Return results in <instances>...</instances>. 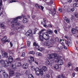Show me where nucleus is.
Here are the masks:
<instances>
[{"label":"nucleus","mask_w":78,"mask_h":78,"mask_svg":"<svg viewBox=\"0 0 78 78\" xmlns=\"http://www.w3.org/2000/svg\"><path fill=\"white\" fill-rule=\"evenodd\" d=\"M44 31H45V29H42L40 31H39L38 34L40 35L39 36V39H40V41H44V37L43 36V34H42V35L41 34L42 32Z\"/></svg>","instance_id":"obj_1"},{"label":"nucleus","mask_w":78,"mask_h":78,"mask_svg":"<svg viewBox=\"0 0 78 78\" xmlns=\"http://www.w3.org/2000/svg\"><path fill=\"white\" fill-rule=\"evenodd\" d=\"M0 64L3 66H8L9 64V62L7 60L4 61L2 60H0Z\"/></svg>","instance_id":"obj_2"},{"label":"nucleus","mask_w":78,"mask_h":78,"mask_svg":"<svg viewBox=\"0 0 78 78\" xmlns=\"http://www.w3.org/2000/svg\"><path fill=\"white\" fill-rule=\"evenodd\" d=\"M35 73L37 76H39V75H43L44 74V72H43V70L42 69H40V70L37 71H36Z\"/></svg>","instance_id":"obj_3"},{"label":"nucleus","mask_w":78,"mask_h":78,"mask_svg":"<svg viewBox=\"0 0 78 78\" xmlns=\"http://www.w3.org/2000/svg\"><path fill=\"white\" fill-rule=\"evenodd\" d=\"M35 5L36 8L38 9H41L42 11H44V7L43 6L39 5V4H36Z\"/></svg>","instance_id":"obj_4"},{"label":"nucleus","mask_w":78,"mask_h":78,"mask_svg":"<svg viewBox=\"0 0 78 78\" xmlns=\"http://www.w3.org/2000/svg\"><path fill=\"white\" fill-rule=\"evenodd\" d=\"M43 35L44 37V39L46 40H48L50 39V36L48 35V34L47 33L43 34Z\"/></svg>","instance_id":"obj_5"},{"label":"nucleus","mask_w":78,"mask_h":78,"mask_svg":"<svg viewBox=\"0 0 78 78\" xmlns=\"http://www.w3.org/2000/svg\"><path fill=\"white\" fill-rule=\"evenodd\" d=\"M54 58L56 59V60H55V62H58H58H59V59H58V58H59V55L58 54L56 53H54L53 55Z\"/></svg>","instance_id":"obj_6"},{"label":"nucleus","mask_w":78,"mask_h":78,"mask_svg":"<svg viewBox=\"0 0 78 78\" xmlns=\"http://www.w3.org/2000/svg\"><path fill=\"white\" fill-rule=\"evenodd\" d=\"M49 14H52V16L53 17L55 16V14H56V9L55 8L54 9L53 12L51 11V9H50L49 10Z\"/></svg>","instance_id":"obj_7"},{"label":"nucleus","mask_w":78,"mask_h":78,"mask_svg":"<svg viewBox=\"0 0 78 78\" xmlns=\"http://www.w3.org/2000/svg\"><path fill=\"white\" fill-rule=\"evenodd\" d=\"M17 22H18V20H16L15 18H13L12 20L11 21V24L14 23V24H15V25H17L16 23H17Z\"/></svg>","instance_id":"obj_8"},{"label":"nucleus","mask_w":78,"mask_h":78,"mask_svg":"<svg viewBox=\"0 0 78 78\" xmlns=\"http://www.w3.org/2000/svg\"><path fill=\"white\" fill-rule=\"evenodd\" d=\"M65 44L67 47H69L70 44H71V40L69 39L68 40L65 41Z\"/></svg>","instance_id":"obj_9"},{"label":"nucleus","mask_w":78,"mask_h":78,"mask_svg":"<svg viewBox=\"0 0 78 78\" xmlns=\"http://www.w3.org/2000/svg\"><path fill=\"white\" fill-rule=\"evenodd\" d=\"M28 64L27 63H25L23 64V69H28Z\"/></svg>","instance_id":"obj_10"},{"label":"nucleus","mask_w":78,"mask_h":78,"mask_svg":"<svg viewBox=\"0 0 78 78\" xmlns=\"http://www.w3.org/2000/svg\"><path fill=\"white\" fill-rule=\"evenodd\" d=\"M33 46L34 47H35V48H37V49L39 48V44L38 43H36V42H34Z\"/></svg>","instance_id":"obj_11"},{"label":"nucleus","mask_w":78,"mask_h":78,"mask_svg":"<svg viewBox=\"0 0 78 78\" xmlns=\"http://www.w3.org/2000/svg\"><path fill=\"white\" fill-rule=\"evenodd\" d=\"M9 75L10 76H14V72L11 70H9Z\"/></svg>","instance_id":"obj_12"},{"label":"nucleus","mask_w":78,"mask_h":78,"mask_svg":"<svg viewBox=\"0 0 78 78\" xmlns=\"http://www.w3.org/2000/svg\"><path fill=\"white\" fill-rule=\"evenodd\" d=\"M28 20L27 18H24L22 21V22L23 23H28Z\"/></svg>","instance_id":"obj_13"},{"label":"nucleus","mask_w":78,"mask_h":78,"mask_svg":"<svg viewBox=\"0 0 78 78\" xmlns=\"http://www.w3.org/2000/svg\"><path fill=\"white\" fill-rule=\"evenodd\" d=\"M8 61L10 63L12 62L13 61V58L11 56L9 57L8 59Z\"/></svg>","instance_id":"obj_14"},{"label":"nucleus","mask_w":78,"mask_h":78,"mask_svg":"<svg viewBox=\"0 0 78 78\" xmlns=\"http://www.w3.org/2000/svg\"><path fill=\"white\" fill-rule=\"evenodd\" d=\"M63 49V47H62V46H60L59 48H57V51L58 52H61V51H62Z\"/></svg>","instance_id":"obj_15"},{"label":"nucleus","mask_w":78,"mask_h":78,"mask_svg":"<svg viewBox=\"0 0 78 78\" xmlns=\"http://www.w3.org/2000/svg\"><path fill=\"white\" fill-rule=\"evenodd\" d=\"M45 63L47 66H49L50 67L52 66V65L50 64V62L48 60H47L45 62Z\"/></svg>","instance_id":"obj_16"},{"label":"nucleus","mask_w":78,"mask_h":78,"mask_svg":"<svg viewBox=\"0 0 78 78\" xmlns=\"http://www.w3.org/2000/svg\"><path fill=\"white\" fill-rule=\"evenodd\" d=\"M3 75L4 76L5 78H7L8 77V74H7V73H5V72H3Z\"/></svg>","instance_id":"obj_17"},{"label":"nucleus","mask_w":78,"mask_h":78,"mask_svg":"<svg viewBox=\"0 0 78 78\" xmlns=\"http://www.w3.org/2000/svg\"><path fill=\"white\" fill-rule=\"evenodd\" d=\"M20 75V73H16L15 74L16 78H19Z\"/></svg>","instance_id":"obj_18"},{"label":"nucleus","mask_w":78,"mask_h":78,"mask_svg":"<svg viewBox=\"0 0 78 78\" xmlns=\"http://www.w3.org/2000/svg\"><path fill=\"white\" fill-rule=\"evenodd\" d=\"M63 64V61L62 60L60 59V60H59L58 63V64L59 66H61V65H62Z\"/></svg>","instance_id":"obj_19"},{"label":"nucleus","mask_w":78,"mask_h":78,"mask_svg":"<svg viewBox=\"0 0 78 78\" xmlns=\"http://www.w3.org/2000/svg\"><path fill=\"white\" fill-rule=\"evenodd\" d=\"M12 69L13 70H16V69H17V68H16V65H12Z\"/></svg>","instance_id":"obj_20"},{"label":"nucleus","mask_w":78,"mask_h":78,"mask_svg":"<svg viewBox=\"0 0 78 78\" xmlns=\"http://www.w3.org/2000/svg\"><path fill=\"white\" fill-rule=\"evenodd\" d=\"M3 56H4V58H8V55L7 53L6 52H5L3 54Z\"/></svg>","instance_id":"obj_21"},{"label":"nucleus","mask_w":78,"mask_h":78,"mask_svg":"<svg viewBox=\"0 0 78 78\" xmlns=\"http://www.w3.org/2000/svg\"><path fill=\"white\" fill-rule=\"evenodd\" d=\"M72 32L73 34H76V29H72Z\"/></svg>","instance_id":"obj_22"},{"label":"nucleus","mask_w":78,"mask_h":78,"mask_svg":"<svg viewBox=\"0 0 78 78\" xmlns=\"http://www.w3.org/2000/svg\"><path fill=\"white\" fill-rule=\"evenodd\" d=\"M54 69H58L59 68V66L58 65H55L54 66Z\"/></svg>","instance_id":"obj_23"},{"label":"nucleus","mask_w":78,"mask_h":78,"mask_svg":"<svg viewBox=\"0 0 78 78\" xmlns=\"http://www.w3.org/2000/svg\"><path fill=\"white\" fill-rule=\"evenodd\" d=\"M57 78H64V76L63 74H62L61 75H59L58 76Z\"/></svg>","instance_id":"obj_24"},{"label":"nucleus","mask_w":78,"mask_h":78,"mask_svg":"<svg viewBox=\"0 0 78 78\" xmlns=\"http://www.w3.org/2000/svg\"><path fill=\"white\" fill-rule=\"evenodd\" d=\"M36 55L37 56H41L42 53L40 52H37Z\"/></svg>","instance_id":"obj_25"},{"label":"nucleus","mask_w":78,"mask_h":78,"mask_svg":"<svg viewBox=\"0 0 78 78\" xmlns=\"http://www.w3.org/2000/svg\"><path fill=\"white\" fill-rule=\"evenodd\" d=\"M22 18V16H20L16 17L15 19H16L17 20H18V19H21Z\"/></svg>","instance_id":"obj_26"},{"label":"nucleus","mask_w":78,"mask_h":78,"mask_svg":"<svg viewBox=\"0 0 78 78\" xmlns=\"http://www.w3.org/2000/svg\"><path fill=\"white\" fill-rule=\"evenodd\" d=\"M28 78H34L33 75L31 74H29L28 76Z\"/></svg>","instance_id":"obj_27"},{"label":"nucleus","mask_w":78,"mask_h":78,"mask_svg":"<svg viewBox=\"0 0 78 78\" xmlns=\"http://www.w3.org/2000/svg\"><path fill=\"white\" fill-rule=\"evenodd\" d=\"M42 69V70H44V71H45L47 70V67L45 66H43Z\"/></svg>","instance_id":"obj_28"},{"label":"nucleus","mask_w":78,"mask_h":78,"mask_svg":"<svg viewBox=\"0 0 78 78\" xmlns=\"http://www.w3.org/2000/svg\"><path fill=\"white\" fill-rule=\"evenodd\" d=\"M6 39H7V37L6 36H4L2 39V41H5Z\"/></svg>","instance_id":"obj_29"},{"label":"nucleus","mask_w":78,"mask_h":78,"mask_svg":"<svg viewBox=\"0 0 78 78\" xmlns=\"http://www.w3.org/2000/svg\"><path fill=\"white\" fill-rule=\"evenodd\" d=\"M29 54H31V55H34L35 54V52L33 51H30L29 52Z\"/></svg>","instance_id":"obj_30"},{"label":"nucleus","mask_w":78,"mask_h":78,"mask_svg":"<svg viewBox=\"0 0 78 78\" xmlns=\"http://www.w3.org/2000/svg\"><path fill=\"white\" fill-rule=\"evenodd\" d=\"M30 61H32L33 62H34V57H33L30 56Z\"/></svg>","instance_id":"obj_31"},{"label":"nucleus","mask_w":78,"mask_h":78,"mask_svg":"<svg viewBox=\"0 0 78 78\" xmlns=\"http://www.w3.org/2000/svg\"><path fill=\"white\" fill-rule=\"evenodd\" d=\"M49 55V56L48 57V58L49 59H51L53 58L52 57V55Z\"/></svg>","instance_id":"obj_32"},{"label":"nucleus","mask_w":78,"mask_h":78,"mask_svg":"<svg viewBox=\"0 0 78 78\" xmlns=\"http://www.w3.org/2000/svg\"><path fill=\"white\" fill-rule=\"evenodd\" d=\"M17 66L18 67L22 66V63L21 62H18L17 64Z\"/></svg>","instance_id":"obj_33"},{"label":"nucleus","mask_w":78,"mask_h":78,"mask_svg":"<svg viewBox=\"0 0 78 78\" xmlns=\"http://www.w3.org/2000/svg\"><path fill=\"white\" fill-rule=\"evenodd\" d=\"M73 6L74 7H78V4L74 3L73 4Z\"/></svg>","instance_id":"obj_34"},{"label":"nucleus","mask_w":78,"mask_h":78,"mask_svg":"<svg viewBox=\"0 0 78 78\" xmlns=\"http://www.w3.org/2000/svg\"><path fill=\"white\" fill-rule=\"evenodd\" d=\"M0 25H1V27L2 28H4V24H3V23H0Z\"/></svg>","instance_id":"obj_35"},{"label":"nucleus","mask_w":78,"mask_h":78,"mask_svg":"<svg viewBox=\"0 0 78 78\" xmlns=\"http://www.w3.org/2000/svg\"><path fill=\"white\" fill-rule=\"evenodd\" d=\"M44 44L45 45H47V46H50V44L48 43V42H46L44 43Z\"/></svg>","instance_id":"obj_36"},{"label":"nucleus","mask_w":78,"mask_h":78,"mask_svg":"<svg viewBox=\"0 0 78 78\" xmlns=\"http://www.w3.org/2000/svg\"><path fill=\"white\" fill-rule=\"evenodd\" d=\"M25 34L26 36L28 37V36H29L30 35V34L27 31L26 33Z\"/></svg>","instance_id":"obj_37"},{"label":"nucleus","mask_w":78,"mask_h":78,"mask_svg":"<svg viewBox=\"0 0 78 78\" xmlns=\"http://www.w3.org/2000/svg\"><path fill=\"white\" fill-rule=\"evenodd\" d=\"M44 23H43V22H41V24H42V25H44V24H45V22H46V20H45V18H44Z\"/></svg>","instance_id":"obj_38"},{"label":"nucleus","mask_w":78,"mask_h":78,"mask_svg":"<svg viewBox=\"0 0 78 78\" xmlns=\"http://www.w3.org/2000/svg\"><path fill=\"white\" fill-rule=\"evenodd\" d=\"M28 32L30 34H32L33 32H32V31L31 30V29H29L28 31Z\"/></svg>","instance_id":"obj_39"},{"label":"nucleus","mask_w":78,"mask_h":78,"mask_svg":"<svg viewBox=\"0 0 78 78\" xmlns=\"http://www.w3.org/2000/svg\"><path fill=\"white\" fill-rule=\"evenodd\" d=\"M40 70V69L38 67H37L35 69L34 71L36 72H37V71H38Z\"/></svg>","instance_id":"obj_40"},{"label":"nucleus","mask_w":78,"mask_h":78,"mask_svg":"<svg viewBox=\"0 0 78 78\" xmlns=\"http://www.w3.org/2000/svg\"><path fill=\"white\" fill-rule=\"evenodd\" d=\"M36 31H37V28H35L34 29V34H35L36 33Z\"/></svg>","instance_id":"obj_41"},{"label":"nucleus","mask_w":78,"mask_h":78,"mask_svg":"<svg viewBox=\"0 0 78 78\" xmlns=\"http://www.w3.org/2000/svg\"><path fill=\"white\" fill-rule=\"evenodd\" d=\"M13 2H17V1L16 0H12L10 1L9 2L10 3H13Z\"/></svg>","instance_id":"obj_42"},{"label":"nucleus","mask_w":78,"mask_h":78,"mask_svg":"<svg viewBox=\"0 0 78 78\" xmlns=\"http://www.w3.org/2000/svg\"><path fill=\"white\" fill-rule=\"evenodd\" d=\"M54 64V60H51L50 64H51V65H52V64Z\"/></svg>","instance_id":"obj_43"},{"label":"nucleus","mask_w":78,"mask_h":78,"mask_svg":"<svg viewBox=\"0 0 78 78\" xmlns=\"http://www.w3.org/2000/svg\"><path fill=\"white\" fill-rule=\"evenodd\" d=\"M31 45V42L30 41H28L27 42V46L28 47H30Z\"/></svg>","instance_id":"obj_44"},{"label":"nucleus","mask_w":78,"mask_h":78,"mask_svg":"<svg viewBox=\"0 0 78 78\" xmlns=\"http://www.w3.org/2000/svg\"><path fill=\"white\" fill-rule=\"evenodd\" d=\"M16 61H20V57H18L15 59Z\"/></svg>","instance_id":"obj_45"},{"label":"nucleus","mask_w":78,"mask_h":78,"mask_svg":"<svg viewBox=\"0 0 78 78\" xmlns=\"http://www.w3.org/2000/svg\"><path fill=\"white\" fill-rule=\"evenodd\" d=\"M31 69L32 71H34L35 70V68H34V66H31Z\"/></svg>","instance_id":"obj_46"},{"label":"nucleus","mask_w":78,"mask_h":78,"mask_svg":"<svg viewBox=\"0 0 78 78\" xmlns=\"http://www.w3.org/2000/svg\"><path fill=\"white\" fill-rule=\"evenodd\" d=\"M21 56L25 58V52H23L21 55Z\"/></svg>","instance_id":"obj_47"},{"label":"nucleus","mask_w":78,"mask_h":78,"mask_svg":"<svg viewBox=\"0 0 78 78\" xmlns=\"http://www.w3.org/2000/svg\"><path fill=\"white\" fill-rule=\"evenodd\" d=\"M67 66H68V67H70V66H72V64H70V62H69L68 63Z\"/></svg>","instance_id":"obj_48"},{"label":"nucleus","mask_w":78,"mask_h":78,"mask_svg":"<svg viewBox=\"0 0 78 78\" xmlns=\"http://www.w3.org/2000/svg\"><path fill=\"white\" fill-rule=\"evenodd\" d=\"M75 11V7H73L71 9V11L72 12H73Z\"/></svg>","instance_id":"obj_49"},{"label":"nucleus","mask_w":78,"mask_h":78,"mask_svg":"<svg viewBox=\"0 0 78 78\" xmlns=\"http://www.w3.org/2000/svg\"><path fill=\"white\" fill-rule=\"evenodd\" d=\"M28 61L29 64H30V65H31V64H32V61L30 60H29Z\"/></svg>","instance_id":"obj_50"},{"label":"nucleus","mask_w":78,"mask_h":78,"mask_svg":"<svg viewBox=\"0 0 78 78\" xmlns=\"http://www.w3.org/2000/svg\"><path fill=\"white\" fill-rule=\"evenodd\" d=\"M55 41L56 42H58V41H59V38H58V37L55 38Z\"/></svg>","instance_id":"obj_51"},{"label":"nucleus","mask_w":78,"mask_h":78,"mask_svg":"<svg viewBox=\"0 0 78 78\" xmlns=\"http://www.w3.org/2000/svg\"><path fill=\"white\" fill-rule=\"evenodd\" d=\"M1 72H5V71H4L3 70H2V68L0 67V73Z\"/></svg>","instance_id":"obj_52"},{"label":"nucleus","mask_w":78,"mask_h":78,"mask_svg":"<svg viewBox=\"0 0 78 78\" xmlns=\"http://www.w3.org/2000/svg\"><path fill=\"white\" fill-rule=\"evenodd\" d=\"M75 71L76 72H78V67H76L74 69Z\"/></svg>","instance_id":"obj_53"},{"label":"nucleus","mask_w":78,"mask_h":78,"mask_svg":"<svg viewBox=\"0 0 78 78\" xmlns=\"http://www.w3.org/2000/svg\"><path fill=\"white\" fill-rule=\"evenodd\" d=\"M53 0H51L50 1V5H53Z\"/></svg>","instance_id":"obj_54"},{"label":"nucleus","mask_w":78,"mask_h":78,"mask_svg":"<svg viewBox=\"0 0 78 78\" xmlns=\"http://www.w3.org/2000/svg\"><path fill=\"white\" fill-rule=\"evenodd\" d=\"M75 16L76 18H78V13H75Z\"/></svg>","instance_id":"obj_55"},{"label":"nucleus","mask_w":78,"mask_h":78,"mask_svg":"<svg viewBox=\"0 0 78 78\" xmlns=\"http://www.w3.org/2000/svg\"><path fill=\"white\" fill-rule=\"evenodd\" d=\"M14 27H15L14 24H12L11 25V28H14Z\"/></svg>","instance_id":"obj_56"},{"label":"nucleus","mask_w":78,"mask_h":78,"mask_svg":"<svg viewBox=\"0 0 78 78\" xmlns=\"http://www.w3.org/2000/svg\"><path fill=\"white\" fill-rule=\"evenodd\" d=\"M46 78H50V75L48 74H47L46 76Z\"/></svg>","instance_id":"obj_57"},{"label":"nucleus","mask_w":78,"mask_h":78,"mask_svg":"<svg viewBox=\"0 0 78 78\" xmlns=\"http://www.w3.org/2000/svg\"><path fill=\"white\" fill-rule=\"evenodd\" d=\"M10 47H12V46H13V44H12V42H10Z\"/></svg>","instance_id":"obj_58"},{"label":"nucleus","mask_w":78,"mask_h":78,"mask_svg":"<svg viewBox=\"0 0 78 78\" xmlns=\"http://www.w3.org/2000/svg\"><path fill=\"white\" fill-rule=\"evenodd\" d=\"M47 27H48V28H51V27H52V26L50 24H49L48 26H47Z\"/></svg>","instance_id":"obj_59"},{"label":"nucleus","mask_w":78,"mask_h":78,"mask_svg":"<svg viewBox=\"0 0 78 78\" xmlns=\"http://www.w3.org/2000/svg\"><path fill=\"white\" fill-rule=\"evenodd\" d=\"M54 32L56 34H58V31H57V30H54Z\"/></svg>","instance_id":"obj_60"},{"label":"nucleus","mask_w":78,"mask_h":78,"mask_svg":"<svg viewBox=\"0 0 78 78\" xmlns=\"http://www.w3.org/2000/svg\"><path fill=\"white\" fill-rule=\"evenodd\" d=\"M42 48H39L38 49V51H42Z\"/></svg>","instance_id":"obj_61"},{"label":"nucleus","mask_w":78,"mask_h":78,"mask_svg":"<svg viewBox=\"0 0 78 78\" xmlns=\"http://www.w3.org/2000/svg\"><path fill=\"white\" fill-rule=\"evenodd\" d=\"M66 20L67 23H69V21L70 20H69V19H67Z\"/></svg>","instance_id":"obj_62"},{"label":"nucleus","mask_w":78,"mask_h":78,"mask_svg":"<svg viewBox=\"0 0 78 78\" xmlns=\"http://www.w3.org/2000/svg\"><path fill=\"white\" fill-rule=\"evenodd\" d=\"M2 0H0V5H2Z\"/></svg>","instance_id":"obj_63"},{"label":"nucleus","mask_w":78,"mask_h":78,"mask_svg":"<svg viewBox=\"0 0 78 78\" xmlns=\"http://www.w3.org/2000/svg\"><path fill=\"white\" fill-rule=\"evenodd\" d=\"M76 31H77V33H78V27H76Z\"/></svg>","instance_id":"obj_64"}]
</instances>
